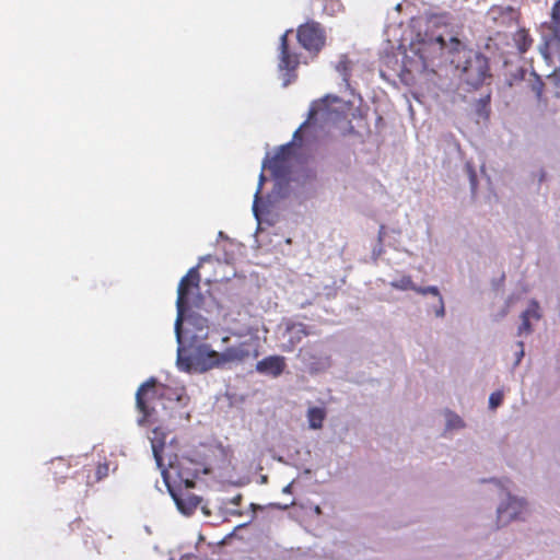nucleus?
<instances>
[{
  "mask_svg": "<svg viewBox=\"0 0 560 560\" xmlns=\"http://www.w3.org/2000/svg\"><path fill=\"white\" fill-rule=\"evenodd\" d=\"M316 115H317V110L314 107H312L310 109L307 119L293 133V141H295V142H301L302 141V133H301L302 129L308 128L313 124V120L315 119Z\"/></svg>",
  "mask_w": 560,
  "mask_h": 560,
  "instance_id": "19",
  "label": "nucleus"
},
{
  "mask_svg": "<svg viewBox=\"0 0 560 560\" xmlns=\"http://www.w3.org/2000/svg\"><path fill=\"white\" fill-rule=\"evenodd\" d=\"M503 401V393L501 390H497L492 393L489 397V406L492 409L499 407Z\"/></svg>",
  "mask_w": 560,
  "mask_h": 560,
  "instance_id": "24",
  "label": "nucleus"
},
{
  "mask_svg": "<svg viewBox=\"0 0 560 560\" xmlns=\"http://www.w3.org/2000/svg\"><path fill=\"white\" fill-rule=\"evenodd\" d=\"M446 48L447 44L442 35L434 32L418 33L405 54L404 70L409 73L425 72L442 59Z\"/></svg>",
  "mask_w": 560,
  "mask_h": 560,
  "instance_id": "4",
  "label": "nucleus"
},
{
  "mask_svg": "<svg viewBox=\"0 0 560 560\" xmlns=\"http://www.w3.org/2000/svg\"><path fill=\"white\" fill-rule=\"evenodd\" d=\"M518 346H520V352H518L516 363H518L521 361V358L524 355V349H523L524 343L521 341V342H518Z\"/></svg>",
  "mask_w": 560,
  "mask_h": 560,
  "instance_id": "30",
  "label": "nucleus"
},
{
  "mask_svg": "<svg viewBox=\"0 0 560 560\" xmlns=\"http://www.w3.org/2000/svg\"><path fill=\"white\" fill-rule=\"evenodd\" d=\"M152 453L156 465L162 469V472L165 474L164 463H163V451L166 444V433L161 428H154L152 430V435L150 438Z\"/></svg>",
  "mask_w": 560,
  "mask_h": 560,
  "instance_id": "11",
  "label": "nucleus"
},
{
  "mask_svg": "<svg viewBox=\"0 0 560 560\" xmlns=\"http://www.w3.org/2000/svg\"><path fill=\"white\" fill-rule=\"evenodd\" d=\"M326 418V411L320 407H312L307 411V420L311 429L318 430L323 428Z\"/></svg>",
  "mask_w": 560,
  "mask_h": 560,
  "instance_id": "15",
  "label": "nucleus"
},
{
  "mask_svg": "<svg viewBox=\"0 0 560 560\" xmlns=\"http://www.w3.org/2000/svg\"><path fill=\"white\" fill-rule=\"evenodd\" d=\"M243 500L242 494H236L232 500L231 503L234 505H240Z\"/></svg>",
  "mask_w": 560,
  "mask_h": 560,
  "instance_id": "29",
  "label": "nucleus"
},
{
  "mask_svg": "<svg viewBox=\"0 0 560 560\" xmlns=\"http://www.w3.org/2000/svg\"><path fill=\"white\" fill-rule=\"evenodd\" d=\"M189 402V396L185 387H172L160 383L155 377H150L142 383L136 393V409L140 413L137 422L139 425H149L159 421L182 418L177 409L185 408Z\"/></svg>",
  "mask_w": 560,
  "mask_h": 560,
  "instance_id": "1",
  "label": "nucleus"
},
{
  "mask_svg": "<svg viewBox=\"0 0 560 560\" xmlns=\"http://www.w3.org/2000/svg\"><path fill=\"white\" fill-rule=\"evenodd\" d=\"M392 285L399 290H412L416 291L417 285L413 283L410 276H404L399 280L394 281Z\"/></svg>",
  "mask_w": 560,
  "mask_h": 560,
  "instance_id": "22",
  "label": "nucleus"
},
{
  "mask_svg": "<svg viewBox=\"0 0 560 560\" xmlns=\"http://www.w3.org/2000/svg\"><path fill=\"white\" fill-rule=\"evenodd\" d=\"M416 292L419 293V294H422V295H425V294H432L434 296H438L439 298V303H440V306L439 308L436 310V316H444V313H445V310H444V302H443V299L440 294V291L436 287H427V288H422V287H417L416 289Z\"/></svg>",
  "mask_w": 560,
  "mask_h": 560,
  "instance_id": "17",
  "label": "nucleus"
},
{
  "mask_svg": "<svg viewBox=\"0 0 560 560\" xmlns=\"http://www.w3.org/2000/svg\"><path fill=\"white\" fill-rule=\"evenodd\" d=\"M460 46L459 39L451 38L450 51L457 52V59H452V62L456 65L457 69H460L462 79L465 83L477 89L491 78L489 60L486 56L472 49L464 47L459 49Z\"/></svg>",
  "mask_w": 560,
  "mask_h": 560,
  "instance_id": "5",
  "label": "nucleus"
},
{
  "mask_svg": "<svg viewBox=\"0 0 560 560\" xmlns=\"http://www.w3.org/2000/svg\"><path fill=\"white\" fill-rule=\"evenodd\" d=\"M200 283V273L197 267H192L188 270V272L180 279L177 288V300H176V310L177 317L175 322V334L177 341L182 342V327L183 322L186 320L188 325V329L191 330V339L192 340H205L208 338V319L195 312H189L188 314V303H189V294L190 291L199 290Z\"/></svg>",
  "mask_w": 560,
  "mask_h": 560,
  "instance_id": "3",
  "label": "nucleus"
},
{
  "mask_svg": "<svg viewBox=\"0 0 560 560\" xmlns=\"http://www.w3.org/2000/svg\"><path fill=\"white\" fill-rule=\"evenodd\" d=\"M289 329H296L298 332V341L301 340L302 337H305L308 335L307 328L304 324H294Z\"/></svg>",
  "mask_w": 560,
  "mask_h": 560,
  "instance_id": "27",
  "label": "nucleus"
},
{
  "mask_svg": "<svg viewBox=\"0 0 560 560\" xmlns=\"http://www.w3.org/2000/svg\"><path fill=\"white\" fill-rule=\"evenodd\" d=\"M523 505L522 501L511 498L506 505L498 508V518L504 522L518 518Z\"/></svg>",
  "mask_w": 560,
  "mask_h": 560,
  "instance_id": "12",
  "label": "nucleus"
},
{
  "mask_svg": "<svg viewBox=\"0 0 560 560\" xmlns=\"http://www.w3.org/2000/svg\"><path fill=\"white\" fill-rule=\"evenodd\" d=\"M292 31L289 30L280 37L279 63L280 71H285L283 85H289L295 78V71L300 65V55L290 47L288 36Z\"/></svg>",
  "mask_w": 560,
  "mask_h": 560,
  "instance_id": "8",
  "label": "nucleus"
},
{
  "mask_svg": "<svg viewBox=\"0 0 560 560\" xmlns=\"http://www.w3.org/2000/svg\"><path fill=\"white\" fill-rule=\"evenodd\" d=\"M532 305H533V307H529L522 313V316H521L522 324L518 327V335H522L524 332L528 334L532 331V326H530V322H529L530 317L539 318V314L537 313V308H538L537 303L533 302Z\"/></svg>",
  "mask_w": 560,
  "mask_h": 560,
  "instance_id": "16",
  "label": "nucleus"
},
{
  "mask_svg": "<svg viewBox=\"0 0 560 560\" xmlns=\"http://www.w3.org/2000/svg\"><path fill=\"white\" fill-rule=\"evenodd\" d=\"M249 355L246 342L229 347L223 352L214 351L209 345L201 343L194 353L189 354L185 349L178 348L177 366L185 372H206L215 368H224L230 363L243 362Z\"/></svg>",
  "mask_w": 560,
  "mask_h": 560,
  "instance_id": "2",
  "label": "nucleus"
},
{
  "mask_svg": "<svg viewBox=\"0 0 560 560\" xmlns=\"http://www.w3.org/2000/svg\"><path fill=\"white\" fill-rule=\"evenodd\" d=\"M557 95H559V96H560V91H557Z\"/></svg>",
  "mask_w": 560,
  "mask_h": 560,
  "instance_id": "33",
  "label": "nucleus"
},
{
  "mask_svg": "<svg viewBox=\"0 0 560 560\" xmlns=\"http://www.w3.org/2000/svg\"><path fill=\"white\" fill-rule=\"evenodd\" d=\"M513 42L521 54L526 52L533 45V38L530 37L529 33L524 28H521L514 33Z\"/></svg>",
  "mask_w": 560,
  "mask_h": 560,
  "instance_id": "14",
  "label": "nucleus"
},
{
  "mask_svg": "<svg viewBox=\"0 0 560 560\" xmlns=\"http://www.w3.org/2000/svg\"><path fill=\"white\" fill-rule=\"evenodd\" d=\"M108 471L109 466L107 463H98L97 466L95 467L94 479L88 480V485H93L95 482L101 481L102 479L108 476Z\"/></svg>",
  "mask_w": 560,
  "mask_h": 560,
  "instance_id": "21",
  "label": "nucleus"
},
{
  "mask_svg": "<svg viewBox=\"0 0 560 560\" xmlns=\"http://www.w3.org/2000/svg\"><path fill=\"white\" fill-rule=\"evenodd\" d=\"M285 369V359L281 355H269L258 361L256 371L261 374L278 377Z\"/></svg>",
  "mask_w": 560,
  "mask_h": 560,
  "instance_id": "10",
  "label": "nucleus"
},
{
  "mask_svg": "<svg viewBox=\"0 0 560 560\" xmlns=\"http://www.w3.org/2000/svg\"><path fill=\"white\" fill-rule=\"evenodd\" d=\"M48 470L56 481H62L70 470V463L62 457L55 458L49 463Z\"/></svg>",
  "mask_w": 560,
  "mask_h": 560,
  "instance_id": "13",
  "label": "nucleus"
},
{
  "mask_svg": "<svg viewBox=\"0 0 560 560\" xmlns=\"http://www.w3.org/2000/svg\"><path fill=\"white\" fill-rule=\"evenodd\" d=\"M292 156V143L281 145L275 155L266 159L264 168H268L277 179H283L290 174V162Z\"/></svg>",
  "mask_w": 560,
  "mask_h": 560,
  "instance_id": "9",
  "label": "nucleus"
},
{
  "mask_svg": "<svg viewBox=\"0 0 560 560\" xmlns=\"http://www.w3.org/2000/svg\"><path fill=\"white\" fill-rule=\"evenodd\" d=\"M177 475L179 478V483L180 485L183 483L185 489L184 490L179 489L177 491L170 489V492H171L172 498L174 499L178 510L186 515H190L196 511V509L198 508V505L201 502L200 497L189 492V489L195 487L197 471L189 472V471L184 470V463H182Z\"/></svg>",
  "mask_w": 560,
  "mask_h": 560,
  "instance_id": "6",
  "label": "nucleus"
},
{
  "mask_svg": "<svg viewBox=\"0 0 560 560\" xmlns=\"http://www.w3.org/2000/svg\"><path fill=\"white\" fill-rule=\"evenodd\" d=\"M296 37L304 49L315 55L326 45L325 27L314 20L301 24L296 30Z\"/></svg>",
  "mask_w": 560,
  "mask_h": 560,
  "instance_id": "7",
  "label": "nucleus"
},
{
  "mask_svg": "<svg viewBox=\"0 0 560 560\" xmlns=\"http://www.w3.org/2000/svg\"><path fill=\"white\" fill-rule=\"evenodd\" d=\"M462 424V419L457 418V425Z\"/></svg>",
  "mask_w": 560,
  "mask_h": 560,
  "instance_id": "32",
  "label": "nucleus"
},
{
  "mask_svg": "<svg viewBox=\"0 0 560 560\" xmlns=\"http://www.w3.org/2000/svg\"><path fill=\"white\" fill-rule=\"evenodd\" d=\"M476 112L479 116L488 118L490 113V94H487L486 96L478 100L476 104Z\"/></svg>",
  "mask_w": 560,
  "mask_h": 560,
  "instance_id": "20",
  "label": "nucleus"
},
{
  "mask_svg": "<svg viewBox=\"0 0 560 560\" xmlns=\"http://www.w3.org/2000/svg\"><path fill=\"white\" fill-rule=\"evenodd\" d=\"M337 71L343 77L346 82L349 81L351 72V61L346 55H342L336 66Z\"/></svg>",
  "mask_w": 560,
  "mask_h": 560,
  "instance_id": "18",
  "label": "nucleus"
},
{
  "mask_svg": "<svg viewBox=\"0 0 560 560\" xmlns=\"http://www.w3.org/2000/svg\"><path fill=\"white\" fill-rule=\"evenodd\" d=\"M342 3L339 0H325L324 12L334 15L342 10Z\"/></svg>",
  "mask_w": 560,
  "mask_h": 560,
  "instance_id": "23",
  "label": "nucleus"
},
{
  "mask_svg": "<svg viewBox=\"0 0 560 560\" xmlns=\"http://www.w3.org/2000/svg\"><path fill=\"white\" fill-rule=\"evenodd\" d=\"M265 179H266L265 175L261 172L260 175H259V186H258V189H257V191L255 194L256 199H258V195L260 194V190H261V187H262V184H264Z\"/></svg>",
  "mask_w": 560,
  "mask_h": 560,
  "instance_id": "28",
  "label": "nucleus"
},
{
  "mask_svg": "<svg viewBox=\"0 0 560 560\" xmlns=\"http://www.w3.org/2000/svg\"><path fill=\"white\" fill-rule=\"evenodd\" d=\"M544 90V82L540 79H536L532 84V91L535 93L536 97L540 100Z\"/></svg>",
  "mask_w": 560,
  "mask_h": 560,
  "instance_id": "26",
  "label": "nucleus"
},
{
  "mask_svg": "<svg viewBox=\"0 0 560 560\" xmlns=\"http://www.w3.org/2000/svg\"><path fill=\"white\" fill-rule=\"evenodd\" d=\"M552 23L556 28L560 27V0H558L552 8L551 12Z\"/></svg>",
  "mask_w": 560,
  "mask_h": 560,
  "instance_id": "25",
  "label": "nucleus"
},
{
  "mask_svg": "<svg viewBox=\"0 0 560 560\" xmlns=\"http://www.w3.org/2000/svg\"><path fill=\"white\" fill-rule=\"evenodd\" d=\"M290 488H291V486L289 485V486H287V487L283 489V491H284V492H289V491H290Z\"/></svg>",
  "mask_w": 560,
  "mask_h": 560,
  "instance_id": "31",
  "label": "nucleus"
}]
</instances>
